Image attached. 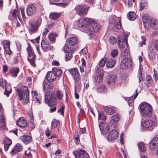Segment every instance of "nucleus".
Here are the masks:
<instances>
[{"instance_id":"nucleus-23","label":"nucleus","mask_w":158,"mask_h":158,"mask_svg":"<svg viewBox=\"0 0 158 158\" xmlns=\"http://www.w3.org/2000/svg\"><path fill=\"white\" fill-rule=\"evenodd\" d=\"M3 45L4 48L6 51V53L7 54H11L12 52L10 49V42L9 41L5 40L3 42Z\"/></svg>"},{"instance_id":"nucleus-48","label":"nucleus","mask_w":158,"mask_h":158,"mask_svg":"<svg viewBox=\"0 0 158 158\" xmlns=\"http://www.w3.org/2000/svg\"><path fill=\"white\" fill-rule=\"evenodd\" d=\"M128 51V50L126 48H125L123 49L121 52L122 56H123V58L126 57V56H127Z\"/></svg>"},{"instance_id":"nucleus-36","label":"nucleus","mask_w":158,"mask_h":158,"mask_svg":"<svg viewBox=\"0 0 158 158\" xmlns=\"http://www.w3.org/2000/svg\"><path fill=\"white\" fill-rule=\"evenodd\" d=\"M127 17L131 20H134L136 19V14L134 12H130L128 13Z\"/></svg>"},{"instance_id":"nucleus-61","label":"nucleus","mask_w":158,"mask_h":158,"mask_svg":"<svg viewBox=\"0 0 158 158\" xmlns=\"http://www.w3.org/2000/svg\"><path fill=\"white\" fill-rule=\"evenodd\" d=\"M151 27H152L153 29H158V23L156 22L154 20L153 22V25Z\"/></svg>"},{"instance_id":"nucleus-44","label":"nucleus","mask_w":158,"mask_h":158,"mask_svg":"<svg viewBox=\"0 0 158 158\" xmlns=\"http://www.w3.org/2000/svg\"><path fill=\"white\" fill-rule=\"evenodd\" d=\"M117 22L116 24V27L118 29H120L122 27V26L121 24V19L120 18H118L117 21Z\"/></svg>"},{"instance_id":"nucleus-54","label":"nucleus","mask_w":158,"mask_h":158,"mask_svg":"<svg viewBox=\"0 0 158 158\" xmlns=\"http://www.w3.org/2000/svg\"><path fill=\"white\" fill-rule=\"evenodd\" d=\"M118 52L117 49H114L112 50L111 53V56L113 57H116L118 54Z\"/></svg>"},{"instance_id":"nucleus-33","label":"nucleus","mask_w":158,"mask_h":158,"mask_svg":"<svg viewBox=\"0 0 158 158\" xmlns=\"http://www.w3.org/2000/svg\"><path fill=\"white\" fill-rule=\"evenodd\" d=\"M57 36L58 35L57 34L51 32L48 35V39L52 43H54L56 41L55 37Z\"/></svg>"},{"instance_id":"nucleus-24","label":"nucleus","mask_w":158,"mask_h":158,"mask_svg":"<svg viewBox=\"0 0 158 158\" xmlns=\"http://www.w3.org/2000/svg\"><path fill=\"white\" fill-rule=\"evenodd\" d=\"M53 71L48 72L46 74V78L47 80L49 81H52L55 80L56 78L55 73H53Z\"/></svg>"},{"instance_id":"nucleus-63","label":"nucleus","mask_w":158,"mask_h":158,"mask_svg":"<svg viewBox=\"0 0 158 158\" xmlns=\"http://www.w3.org/2000/svg\"><path fill=\"white\" fill-rule=\"evenodd\" d=\"M115 21V19L113 17H111L109 18V22L111 24H113L114 23Z\"/></svg>"},{"instance_id":"nucleus-53","label":"nucleus","mask_w":158,"mask_h":158,"mask_svg":"<svg viewBox=\"0 0 158 158\" xmlns=\"http://www.w3.org/2000/svg\"><path fill=\"white\" fill-rule=\"evenodd\" d=\"M0 123H2V124H3V126H5V118L3 114H2L0 116Z\"/></svg>"},{"instance_id":"nucleus-10","label":"nucleus","mask_w":158,"mask_h":158,"mask_svg":"<svg viewBox=\"0 0 158 158\" xmlns=\"http://www.w3.org/2000/svg\"><path fill=\"white\" fill-rule=\"evenodd\" d=\"M77 42V38L74 36L71 37L67 39L66 43L64 48L68 47L70 49L74 50V47Z\"/></svg>"},{"instance_id":"nucleus-8","label":"nucleus","mask_w":158,"mask_h":158,"mask_svg":"<svg viewBox=\"0 0 158 158\" xmlns=\"http://www.w3.org/2000/svg\"><path fill=\"white\" fill-rule=\"evenodd\" d=\"M122 60L120 65V68L122 69H127L131 68L132 64L131 59L127 57L121 58Z\"/></svg>"},{"instance_id":"nucleus-58","label":"nucleus","mask_w":158,"mask_h":158,"mask_svg":"<svg viewBox=\"0 0 158 158\" xmlns=\"http://www.w3.org/2000/svg\"><path fill=\"white\" fill-rule=\"evenodd\" d=\"M33 101L37 105H39L40 103L39 99L36 97H33Z\"/></svg>"},{"instance_id":"nucleus-55","label":"nucleus","mask_w":158,"mask_h":158,"mask_svg":"<svg viewBox=\"0 0 158 158\" xmlns=\"http://www.w3.org/2000/svg\"><path fill=\"white\" fill-rule=\"evenodd\" d=\"M12 144V141L11 140L7 137H6L4 141V144L10 145Z\"/></svg>"},{"instance_id":"nucleus-49","label":"nucleus","mask_w":158,"mask_h":158,"mask_svg":"<svg viewBox=\"0 0 158 158\" xmlns=\"http://www.w3.org/2000/svg\"><path fill=\"white\" fill-rule=\"evenodd\" d=\"M117 42V40L114 36H111L109 38V43L111 44H114Z\"/></svg>"},{"instance_id":"nucleus-31","label":"nucleus","mask_w":158,"mask_h":158,"mask_svg":"<svg viewBox=\"0 0 158 158\" xmlns=\"http://www.w3.org/2000/svg\"><path fill=\"white\" fill-rule=\"evenodd\" d=\"M105 109L106 113L110 115L113 114L115 111V107L113 106L106 107Z\"/></svg>"},{"instance_id":"nucleus-17","label":"nucleus","mask_w":158,"mask_h":158,"mask_svg":"<svg viewBox=\"0 0 158 158\" xmlns=\"http://www.w3.org/2000/svg\"><path fill=\"white\" fill-rule=\"evenodd\" d=\"M99 127L102 134H107L110 130L109 125L105 123L101 122Z\"/></svg>"},{"instance_id":"nucleus-57","label":"nucleus","mask_w":158,"mask_h":158,"mask_svg":"<svg viewBox=\"0 0 158 158\" xmlns=\"http://www.w3.org/2000/svg\"><path fill=\"white\" fill-rule=\"evenodd\" d=\"M146 79L147 81L149 84H151L152 83L153 80L151 76L149 75H147L146 77Z\"/></svg>"},{"instance_id":"nucleus-56","label":"nucleus","mask_w":158,"mask_h":158,"mask_svg":"<svg viewBox=\"0 0 158 158\" xmlns=\"http://www.w3.org/2000/svg\"><path fill=\"white\" fill-rule=\"evenodd\" d=\"M74 138L75 139L76 141V143L77 144H79L80 142V139L79 138V136L77 132L75 133L73 136Z\"/></svg>"},{"instance_id":"nucleus-64","label":"nucleus","mask_w":158,"mask_h":158,"mask_svg":"<svg viewBox=\"0 0 158 158\" xmlns=\"http://www.w3.org/2000/svg\"><path fill=\"white\" fill-rule=\"evenodd\" d=\"M51 131L49 130V128L47 127L45 130V134L47 137H49L50 135Z\"/></svg>"},{"instance_id":"nucleus-2","label":"nucleus","mask_w":158,"mask_h":158,"mask_svg":"<svg viewBox=\"0 0 158 158\" xmlns=\"http://www.w3.org/2000/svg\"><path fill=\"white\" fill-rule=\"evenodd\" d=\"M141 115L145 117H149L152 114V107L150 104L146 102H142L139 106Z\"/></svg>"},{"instance_id":"nucleus-9","label":"nucleus","mask_w":158,"mask_h":158,"mask_svg":"<svg viewBox=\"0 0 158 158\" xmlns=\"http://www.w3.org/2000/svg\"><path fill=\"white\" fill-rule=\"evenodd\" d=\"M4 85L5 86V90L4 94L7 97H8L12 91L10 86L7 83L6 81L5 80H3L2 78L0 79V87L4 89Z\"/></svg>"},{"instance_id":"nucleus-15","label":"nucleus","mask_w":158,"mask_h":158,"mask_svg":"<svg viewBox=\"0 0 158 158\" xmlns=\"http://www.w3.org/2000/svg\"><path fill=\"white\" fill-rule=\"evenodd\" d=\"M69 73L72 75L76 82L78 81L80 78L79 71L77 68L70 69L69 70Z\"/></svg>"},{"instance_id":"nucleus-1","label":"nucleus","mask_w":158,"mask_h":158,"mask_svg":"<svg viewBox=\"0 0 158 158\" xmlns=\"http://www.w3.org/2000/svg\"><path fill=\"white\" fill-rule=\"evenodd\" d=\"M77 26L80 28H82L83 31L88 34L90 36L94 33L97 32L100 27L98 23L88 18L79 19Z\"/></svg>"},{"instance_id":"nucleus-45","label":"nucleus","mask_w":158,"mask_h":158,"mask_svg":"<svg viewBox=\"0 0 158 158\" xmlns=\"http://www.w3.org/2000/svg\"><path fill=\"white\" fill-rule=\"evenodd\" d=\"M106 90V88L104 85H101L97 88V91L98 92H105Z\"/></svg>"},{"instance_id":"nucleus-18","label":"nucleus","mask_w":158,"mask_h":158,"mask_svg":"<svg viewBox=\"0 0 158 158\" xmlns=\"http://www.w3.org/2000/svg\"><path fill=\"white\" fill-rule=\"evenodd\" d=\"M41 24L40 21L37 20L35 22L32 23L29 26L30 31L32 33L35 32Z\"/></svg>"},{"instance_id":"nucleus-51","label":"nucleus","mask_w":158,"mask_h":158,"mask_svg":"<svg viewBox=\"0 0 158 158\" xmlns=\"http://www.w3.org/2000/svg\"><path fill=\"white\" fill-rule=\"evenodd\" d=\"M103 70L98 67L97 68V75L99 76H103Z\"/></svg>"},{"instance_id":"nucleus-16","label":"nucleus","mask_w":158,"mask_h":158,"mask_svg":"<svg viewBox=\"0 0 158 158\" xmlns=\"http://www.w3.org/2000/svg\"><path fill=\"white\" fill-rule=\"evenodd\" d=\"M118 135V132L116 129L111 131L108 135L107 139L109 141H112L115 140Z\"/></svg>"},{"instance_id":"nucleus-7","label":"nucleus","mask_w":158,"mask_h":158,"mask_svg":"<svg viewBox=\"0 0 158 158\" xmlns=\"http://www.w3.org/2000/svg\"><path fill=\"white\" fill-rule=\"evenodd\" d=\"M89 8V7L88 6L81 4L77 5L74 9L78 15L84 17L86 15Z\"/></svg>"},{"instance_id":"nucleus-19","label":"nucleus","mask_w":158,"mask_h":158,"mask_svg":"<svg viewBox=\"0 0 158 158\" xmlns=\"http://www.w3.org/2000/svg\"><path fill=\"white\" fill-rule=\"evenodd\" d=\"M36 11V7L33 4H31L28 6L27 8V13L28 15H32L34 14Z\"/></svg>"},{"instance_id":"nucleus-38","label":"nucleus","mask_w":158,"mask_h":158,"mask_svg":"<svg viewBox=\"0 0 158 158\" xmlns=\"http://www.w3.org/2000/svg\"><path fill=\"white\" fill-rule=\"evenodd\" d=\"M138 145L139 148L142 152H144L146 151V148L143 143L142 142L138 143Z\"/></svg>"},{"instance_id":"nucleus-37","label":"nucleus","mask_w":158,"mask_h":158,"mask_svg":"<svg viewBox=\"0 0 158 158\" xmlns=\"http://www.w3.org/2000/svg\"><path fill=\"white\" fill-rule=\"evenodd\" d=\"M60 122L59 120L54 119L51 123V127L52 129H55L59 125Z\"/></svg>"},{"instance_id":"nucleus-12","label":"nucleus","mask_w":158,"mask_h":158,"mask_svg":"<svg viewBox=\"0 0 158 158\" xmlns=\"http://www.w3.org/2000/svg\"><path fill=\"white\" fill-rule=\"evenodd\" d=\"M118 47L120 49L123 48L125 46L126 44L128 45L127 37L122 35H120L118 36Z\"/></svg>"},{"instance_id":"nucleus-20","label":"nucleus","mask_w":158,"mask_h":158,"mask_svg":"<svg viewBox=\"0 0 158 158\" xmlns=\"http://www.w3.org/2000/svg\"><path fill=\"white\" fill-rule=\"evenodd\" d=\"M41 46L44 51H46L47 50H50L52 47V46L51 45L46 39L44 40V39L41 42Z\"/></svg>"},{"instance_id":"nucleus-42","label":"nucleus","mask_w":158,"mask_h":158,"mask_svg":"<svg viewBox=\"0 0 158 158\" xmlns=\"http://www.w3.org/2000/svg\"><path fill=\"white\" fill-rule=\"evenodd\" d=\"M142 70L141 69V67L140 66L139 69V73L138 78L139 79V82L140 83L141 81L143 80L142 77Z\"/></svg>"},{"instance_id":"nucleus-22","label":"nucleus","mask_w":158,"mask_h":158,"mask_svg":"<svg viewBox=\"0 0 158 158\" xmlns=\"http://www.w3.org/2000/svg\"><path fill=\"white\" fill-rule=\"evenodd\" d=\"M158 146V137H154L150 143L149 147L152 150H155Z\"/></svg>"},{"instance_id":"nucleus-43","label":"nucleus","mask_w":158,"mask_h":158,"mask_svg":"<svg viewBox=\"0 0 158 158\" xmlns=\"http://www.w3.org/2000/svg\"><path fill=\"white\" fill-rule=\"evenodd\" d=\"M103 77L97 75L94 77V80L95 82L98 83H100L102 81Z\"/></svg>"},{"instance_id":"nucleus-4","label":"nucleus","mask_w":158,"mask_h":158,"mask_svg":"<svg viewBox=\"0 0 158 158\" xmlns=\"http://www.w3.org/2000/svg\"><path fill=\"white\" fill-rule=\"evenodd\" d=\"M28 47L27 48V52L28 57L27 59L30 64L34 67H35L36 64L35 62L36 59V56L32 50L31 46L29 43H27Z\"/></svg>"},{"instance_id":"nucleus-62","label":"nucleus","mask_w":158,"mask_h":158,"mask_svg":"<svg viewBox=\"0 0 158 158\" xmlns=\"http://www.w3.org/2000/svg\"><path fill=\"white\" fill-rule=\"evenodd\" d=\"M65 107L64 106H63L61 107L57 111L58 113H60V114L62 115H64V110Z\"/></svg>"},{"instance_id":"nucleus-39","label":"nucleus","mask_w":158,"mask_h":158,"mask_svg":"<svg viewBox=\"0 0 158 158\" xmlns=\"http://www.w3.org/2000/svg\"><path fill=\"white\" fill-rule=\"evenodd\" d=\"M106 119V115L103 112H98V120H105Z\"/></svg>"},{"instance_id":"nucleus-14","label":"nucleus","mask_w":158,"mask_h":158,"mask_svg":"<svg viewBox=\"0 0 158 158\" xmlns=\"http://www.w3.org/2000/svg\"><path fill=\"white\" fill-rule=\"evenodd\" d=\"M142 19L145 28L147 29H149L153 25V20L150 18H147L145 15L142 17Z\"/></svg>"},{"instance_id":"nucleus-26","label":"nucleus","mask_w":158,"mask_h":158,"mask_svg":"<svg viewBox=\"0 0 158 158\" xmlns=\"http://www.w3.org/2000/svg\"><path fill=\"white\" fill-rule=\"evenodd\" d=\"M107 83L108 84L113 85L115 83L117 80L116 76L114 75H110L108 77Z\"/></svg>"},{"instance_id":"nucleus-60","label":"nucleus","mask_w":158,"mask_h":158,"mask_svg":"<svg viewBox=\"0 0 158 158\" xmlns=\"http://www.w3.org/2000/svg\"><path fill=\"white\" fill-rule=\"evenodd\" d=\"M147 4V2H140V10H142L146 6V5Z\"/></svg>"},{"instance_id":"nucleus-47","label":"nucleus","mask_w":158,"mask_h":158,"mask_svg":"<svg viewBox=\"0 0 158 158\" xmlns=\"http://www.w3.org/2000/svg\"><path fill=\"white\" fill-rule=\"evenodd\" d=\"M118 122L114 121L111 118L109 122L110 125L114 128H116L117 127V123Z\"/></svg>"},{"instance_id":"nucleus-59","label":"nucleus","mask_w":158,"mask_h":158,"mask_svg":"<svg viewBox=\"0 0 158 158\" xmlns=\"http://www.w3.org/2000/svg\"><path fill=\"white\" fill-rule=\"evenodd\" d=\"M154 46V48L155 51L158 52V40H156L155 41Z\"/></svg>"},{"instance_id":"nucleus-34","label":"nucleus","mask_w":158,"mask_h":158,"mask_svg":"<svg viewBox=\"0 0 158 158\" xmlns=\"http://www.w3.org/2000/svg\"><path fill=\"white\" fill-rule=\"evenodd\" d=\"M60 16V13L55 12L51 13L49 15V18L52 20H54L58 19Z\"/></svg>"},{"instance_id":"nucleus-13","label":"nucleus","mask_w":158,"mask_h":158,"mask_svg":"<svg viewBox=\"0 0 158 158\" xmlns=\"http://www.w3.org/2000/svg\"><path fill=\"white\" fill-rule=\"evenodd\" d=\"M43 87L44 91L47 94L52 90L53 85L51 82L44 80L43 83Z\"/></svg>"},{"instance_id":"nucleus-25","label":"nucleus","mask_w":158,"mask_h":158,"mask_svg":"<svg viewBox=\"0 0 158 158\" xmlns=\"http://www.w3.org/2000/svg\"><path fill=\"white\" fill-rule=\"evenodd\" d=\"M17 124L21 127H25L27 126V122L23 117H20L17 122Z\"/></svg>"},{"instance_id":"nucleus-46","label":"nucleus","mask_w":158,"mask_h":158,"mask_svg":"<svg viewBox=\"0 0 158 158\" xmlns=\"http://www.w3.org/2000/svg\"><path fill=\"white\" fill-rule=\"evenodd\" d=\"M120 117L119 114H116L111 116V118L114 121L118 122L120 119Z\"/></svg>"},{"instance_id":"nucleus-5","label":"nucleus","mask_w":158,"mask_h":158,"mask_svg":"<svg viewBox=\"0 0 158 158\" xmlns=\"http://www.w3.org/2000/svg\"><path fill=\"white\" fill-rule=\"evenodd\" d=\"M142 126L145 128L152 127L153 128L158 125V120L156 117L144 121L142 123Z\"/></svg>"},{"instance_id":"nucleus-29","label":"nucleus","mask_w":158,"mask_h":158,"mask_svg":"<svg viewBox=\"0 0 158 158\" xmlns=\"http://www.w3.org/2000/svg\"><path fill=\"white\" fill-rule=\"evenodd\" d=\"M116 63V60L115 59H110L106 64V66L109 68H112L115 65Z\"/></svg>"},{"instance_id":"nucleus-6","label":"nucleus","mask_w":158,"mask_h":158,"mask_svg":"<svg viewBox=\"0 0 158 158\" xmlns=\"http://www.w3.org/2000/svg\"><path fill=\"white\" fill-rule=\"evenodd\" d=\"M49 95V93H47L45 95V102L47 103L49 107L56 105L57 102L56 98V95L53 92L51 95L48 98Z\"/></svg>"},{"instance_id":"nucleus-40","label":"nucleus","mask_w":158,"mask_h":158,"mask_svg":"<svg viewBox=\"0 0 158 158\" xmlns=\"http://www.w3.org/2000/svg\"><path fill=\"white\" fill-rule=\"evenodd\" d=\"M14 148L17 151V152H19L23 150V148L21 144L19 143H17L15 146Z\"/></svg>"},{"instance_id":"nucleus-21","label":"nucleus","mask_w":158,"mask_h":158,"mask_svg":"<svg viewBox=\"0 0 158 158\" xmlns=\"http://www.w3.org/2000/svg\"><path fill=\"white\" fill-rule=\"evenodd\" d=\"M68 48V47L64 48V51L67 53L65 56V60L66 61L70 60L72 58V54L74 51V50Z\"/></svg>"},{"instance_id":"nucleus-30","label":"nucleus","mask_w":158,"mask_h":158,"mask_svg":"<svg viewBox=\"0 0 158 158\" xmlns=\"http://www.w3.org/2000/svg\"><path fill=\"white\" fill-rule=\"evenodd\" d=\"M52 70L53 71V72H54L53 73H55V75L56 77L57 76L58 77H60L62 74V71L61 69L59 68H52Z\"/></svg>"},{"instance_id":"nucleus-41","label":"nucleus","mask_w":158,"mask_h":158,"mask_svg":"<svg viewBox=\"0 0 158 158\" xmlns=\"http://www.w3.org/2000/svg\"><path fill=\"white\" fill-rule=\"evenodd\" d=\"M54 94H56V98H58V99L60 100H61L62 99L63 94L62 92L60 91H58L56 93L55 92Z\"/></svg>"},{"instance_id":"nucleus-52","label":"nucleus","mask_w":158,"mask_h":158,"mask_svg":"<svg viewBox=\"0 0 158 158\" xmlns=\"http://www.w3.org/2000/svg\"><path fill=\"white\" fill-rule=\"evenodd\" d=\"M141 40L140 41L139 44V46H142L143 45L145 44L146 39L143 36H141Z\"/></svg>"},{"instance_id":"nucleus-32","label":"nucleus","mask_w":158,"mask_h":158,"mask_svg":"<svg viewBox=\"0 0 158 158\" xmlns=\"http://www.w3.org/2000/svg\"><path fill=\"white\" fill-rule=\"evenodd\" d=\"M156 53L153 48L149 50L148 56L149 59L152 60L156 58Z\"/></svg>"},{"instance_id":"nucleus-28","label":"nucleus","mask_w":158,"mask_h":158,"mask_svg":"<svg viewBox=\"0 0 158 158\" xmlns=\"http://www.w3.org/2000/svg\"><path fill=\"white\" fill-rule=\"evenodd\" d=\"M21 139L25 144L29 143L32 140V138L30 136L24 135L21 137Z\"/></svg>"},{"instance_id":"nucleus-50","label":"nucleus","mask_w":158,"mask_h":158,"mask_svg":"<svg viewBox=\"0 0 158 158\" xmlns=\"http://www.w3.org/2000/svg\"><path fill=\"white\" fill-rule=\"evenodd\" d=\"M107 60L106 58H103L99 62V65L101 67H103L106 62Z\"/></svg>"},{"instance_id":"nucleus-11","label":"nucleus","mask_w":158,"mask_h":158,"mask_svg":"<svg viewBox=\"0 0 158 158\" xmlns=\"http://www.w3.org/2000/svg\"><path fill=\"white\" fill-rule=\"evenodd\" d=\"M73 154L75 156V158H90L87 152L81 149L74 151Z\"/></svg>"},{"instance_id":"nucleus-27","label":"nucleus","mask_w":158,"mask_h":158,"mask_svg":"<svg viewBox=\"0 0 158 158\" xmlns=\"http://www.w3.org/2000/svg\"><path fill=\"white\" fill-rule=\"evenodd\" d=\"M19 71V69L18 67L12 68L9 72L11 76L13 77H16L17 76V74Z\"/></svg>"},{"instance_id":"nucleus-3","label":"nucleus","mask_w":158,"mask_h":158,"mask_svg":"<svg viewBox=\"0 0 158 158\" xmlns=\"http://www.w3.org/2000/svg\"><path fill=\"white\" fill-rule=\"evenodd\" d=\"M16 91L20 101H22L23 98L24 102L27 103L29 101V91L28 88L23 86L21 89H17Z\"/></svg>"},{"instance_id":"nucleus-35","label":"nucleus","mask_w":158,"mask_h":158,"mask_svg":"<svg viewBox=\"0 0 158 158\" xmlns=\"http://www.w3.org/2000/svg\"><path fill=\"white\" fill-rule=\"evenodd\" d=\"M137 89L135 90V94L128 98V102L129 104L132 103L134 102V100L137 97L138 95V93L137 92Z\"/></svg>"}]
</instances>
